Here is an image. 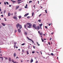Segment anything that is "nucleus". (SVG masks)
I'll return each mask as SVG.
<instances>
[{
	"label": "nucleus",
	"instance_id": "obj_15",
	"mask_svg": "<svg viewBox=\"0 0 63 63\" xmlns=\"http://www.w3.org/2000/svg\"><path fill=\"white\" fill-rule=\"evenodd\" d=\"M8 16H10L11 15V14L10 13H8Z\"/></svg>",
	"mask_w": 63,
	"mask_h": 63
},
{
	"label": "nucleus",
	"instance_id": "obj_19",
	"mask_svg": "<svg viewBox=\"0 0 63 63\" xmlns=\"http://www.w3.org/2000/svg\"><path fill=\"white\" fill-rule=\"evenodd\" d=\"M12 61L14 63H16V62H15V61L14 62V60H13V59H12Z\"/></svg>",
	"mask_w": 63,
	"mask_h": 63
},
{
	"label": "nucleus",
	"instance_id": "obj_14",
	"mask_svg": "<svg viewBox=\"0 0 63 63\" xmlns=\"http://www.w3.org/2000/svg\"><path fill=\"white\" fill-rule=\"evenodd\" d=\"M16 56V53H14V56L15 57Z\"/></svg>",
	"mask_w": 63,
	"mask_h": 63
},
{
	"label": "nucleus",
	"instance_id": "obj_4",
	"mask_svg": "<svg viewBox=\"0 0 63 63\" xmlns=\"http://www.w3.org/2000/svg\"><path fill=\"white\" fill-rule=\"evenodd\" d=\"M33 27H34V28L35 29H37V28H36V25H35V24L33 25Z\"/></svg>",
	"mask_w": 63,
	"mask_h": 63
},
{
	"label": "nucleus",
	"instance_id": "obj_23",
	"mask_svg": "<svg viewBox=\"0 0 63 63\" xmlns=\"http://www.w3.org/2000/svg\"><path fill=\"white\" fill-rule=\"evenodd\" d=\"M38 21L39 22H41V20L40 19V20H38Z\"/></svg>",
	"mask_w": 63,
	"mask_h": 63
},
{
	"label": "nucleus",
	"instance_id": "obj_64",
	"mask_svg": "<svg viewBox=\"0 0 63 63\" xmlns=\"http://www.w3.org/2000/svg\"><path fill=\"white\" fill-rule=\"evenodd\" d=\"M36 63H38V61H37L36 62Z\"/></svg>",
	"mask_w": 63,
	"mask_h": 63
},
{
	"label": "nucleus",
	"instance_id": "obj_33",
	"mask_svg": "<svg viewBox=\"0 0 63 63\" xmlns=\"http://www.w3.org/2000/svg\"><path fill=\"white\" fill-rule=\"evenodd\" d=\"M6 3L7 4H9V3L8 2H7V1H6Z\"/></svg>",
	"mask_w": 63,
	"mask_h": 63
},
{
	"label": "nucleus",
	"instance_id": "obj_58",
	"mask_svg": "<svg viewBox=\"0 0 63 63\" xmlns=\"http://www.w3.org/2000/svg\"><path fill=\"white\" fill-rule=\"evenodd\" d=\"M21 2H18V4L20 3H21Z\"/></svg>",
	"mask_w": 63,
	"mask_h": 63
},
{
	"label": "nucleus",
	"instance_id": "obj_41",
	"mask_svg": "<svg viewBox=\"0 0 63 63\" xmlns=\"http://www.w3.org/2000/svg\"><path fill=\"white\" fill-rule=\"evenodd\" d=\"M24 27L25 28H26V25H24Z\"/></svg>",
	"mask_w": 63,
	"mask_h": 63
},
{
	"label": "nucleus",
	"instance_id": "obj_44",
	"mask_svg": "<svg viewBox=\"0 0 63 63\" xmlns=\"http://www.w3.org/2000/svg\"><path fill=\"white\" fill-rule=\"evenodd\" d=\"M42 15V14H40V15H39V17H40V16H41Z\"/></svg>",
	"mask_w": 63,
	"mask_h": 63
},
{
	"label": "nucleus",
	"instance_id": "obj_61",
	"mask_svg": "<svg viewBox=\"0 0 63 63\" xmlns=\"http://www.w3.org/2000/svg\"><path fill=\"white\" fill-rule=\"evenodd\" d=\"M18 58V57L17 56V57H16V58L17 59V58Z\"/></svg>",
	"mask_w": 63,
	"mask_h": 63
},
{
	"label": "nucleus",
	"instance_id": "obj_25",
	"mask_svg": "<svg viewBox=\"0 0 63 63\" xmlns=\"http://www.w3.org/2000/svg\"><path fill=\"white\" fill-rule=\"evenodd\" d=\"M51 55L53 56L54 54L53 53H51Z\"/></svg>",
	"mask_w": 63,
	"mask_h": 63
},
{
	"label": "nucleus",
	"instance_id": "obj_35",
	"mask_svg": "<svg viewBox=\"0 0 63 63\" xmlns=\"http://www.w3.org/2000/svg\"><path fill=\"white\" fill-rule=\"evenodd\" d=\"M45 28H46V29H47L48 28L47 27V26H45Z\"/></svg>",
	"mask_w": 63,
	"mask_h": 63
},
{
	"label": "nucleus",
	"instance_id": "obj_30",
	"mask_svg": "<svg viewBox=\"0 0 63 63\" xmlns=\"http://www.w3.org/2000/svg\"><path fill=\"white\" fill-rule=\"evenodd\" d=\"M25 34L26 35H27V32H25Z\"/></svg>",
	"mask_w": 63,
	"mask_h": 63
},
{
	"label": "nucleus",
	"instance_id": "obj_10",
	"mask_svg": "<svg viewBox=\"0 0 63 63\" xmlns=\"http://www.w3.org/2000/svg\"><path fill=\"white\" fill-rule=\"evenodd\" d=\"M33 60L32 58V59H31V60L30 61V62L31 63H32V62H33Z\"/></svg>",
	"mask_w": 63,
	"mask_h": 63
},
{
	"label": "nucleus",
	"instance_id": "obj_48",
	"mask_svg": "<svg viewBox=\"0 0 63 63\" xmlns=\"http://www.w3.org/2000/svg\"><path fill=\"white\" fill-rule=\"evenodd\" d=\"M1 16H2V17H3V15H1Z\"/></svg>",
	"mask_w": 63,
	"mask_h": 63
},
{
	"label": "nucleus",
	"instance_id": "obj_11",
	"mask_svg": "<svg viewBox=\"0 0 63 63\" xmlns=\"http://www.w3.org/2000/svg\"><path fill=\"white\" fill-rule=\"evenodd\" d=\"M2 24L3 26H5L6 24H4V23H2Z\"/></svg>",
	"mask_w": 63,
	"mask_h": 63
},
{
	"label": "nucleus",
	"instance_id": "obj_59",
	"mask_svg": "<svg viewBox=\"0 0 63 63\" xmlns=\"http://www.w3.org/2000/svg\"><path fill=\"white\" fill-rule=\"evenodd\" d=\"M38 4H39V1H38Z\"/></svg>",
	"mask_w": 63,
	"mask_h": 63
},
{
	"label": "nucleus",
	"instance_id": "obj_22",
	"mask_svg": "<svg viewBox=\"0 0 63 63\" xmlns=\"http://www.w3.org/2000/svg\"><path fill=\"white\" fill-rule=\"evenodd\" d=\"M17 32V30H15V32L16 33Z\"/></svg>",
	"mask_w": 63,
	"mask_h": 63
},
{
	"label": "nucleus",
	"instance_id": "obj_9",
	"mask_svg": "<svg viewBox=\"0 0 63 63\" xmlns=\"http://www.w3.org/2000/svg\"><path fill=\"white\" fill-rule=\"evenodd\" d=\"M19 6H17L16 7V10H17V9H18V8H19Z\"/></svg>",
	"mask_w": 63,
	"mask_h": 63
},
{
	"label": "nucleus",
	"instance_id": "obj_17",
	"mask_svg": "<svg viewBox=\"0 0 63 63\" xmlns=\"http://www.w3.org/2000/svg\"><path fill=\"white\" fill-rule=\"evenodd\" d=\"M9 60L10 61H11L12 60H11V58H9Z\"/></svg>",
	"mask_w": 63,
	"mask_h": 63
},
{
	"label": "nucleus",
	"instance_id": "obj_43",
	"mask_svg": "<svg viewBox=\"0 0 63 63\" xmlns=\"http://www.w3.org/2000/svg\"><path fill=\"white\" fill-rule=\"evenodd\" d=\"M48 44L49 45H50V42H48Z\"/></svg>",
	"mask_w": 63,
	"mask_h": 63
},
{
	"label": "nucleus",
	"instance_id": "obj_46",
	"mask_svg": "<svg viewBox=\"0 0 63 63\" xmlns=\"http://www.w3.org/2000/svg\"><path fill=\"white\" fill-rule=\"evenodd\" d=\"M14 48H16V45H15L14 46Z\"/></svg>",
	"mask_w": 63,
	"mask_h": 63
},
{
	"label": "nucleus",
	"instance_id": "obj_6",
	"mask_svg": "<svg viewBox=\"0 0 63 63\" xmlns=\"http://www.w3.org/2000/svg\"><path fill=\"white\" fill-rule=\"evenodd\" d=\"M27 6H28V4H26V6H24V8H26V9H27V8H28Z\"/></svg>",
	"mask_w": 63,
	"mask_h": 63
},
{
	"label": "nucleus",
	"instance_id": "obj_57",
	"mask_svg": "<svg viewBox=\"0 0 63 63\" xmlns=\"http://www.w3.org/2000/svg\"><path fill=\"white\" fill-rule=\"evenodd\" d=\"M18 48V47H17V46H16V48L17 49V48Z\"/></svg>",
	"mask_w": 63,
	"mask_h": 63
},
{
	"label": "nucleus",
	"instance_id": "obj_42",
	"mask_svg": "<svg viewBox=\"0 0 63 63\" xmlns=\"http://www.w3.org/2000/svg\"><path fill=\"white\" fill-rule=\"evenodd\" d=\"M22 52H23V53H24V50H22Z\"/></svg>",
	"mask_w": 63,
	"mask_h": 63
},
{
	"label": "nucleus",
	"instance_id": "obj_38",
	"mask_svg": "<svg viewBox=\"0 0 63 63\" xmlns=\"http://www.w3.org/2000/svg\"><path fill=\"white\" fill-rule=\"evenodd\" d=\"M45 12H46V13H47V10H45Z\"/></svg>",
	"mask_w": 63,
	"mask_h": 63
},
{
	"label": "nucleus",
	"instance_id": "obj_7",
	"mask_svg": "<svg viewBox=\"0 0 63 63\" xmlns=\"http://www.w3.org/2000/svg\"><path fill=\"white\" fill-rule=\"evenodd\" d=\"M42 25H43V24H42V23L40 25H39V26L41 27V29H42Z\"/></svg>",
	"mask_w": 63,
	"mask_h": 63
},
{
	"label": "nucleus",
	"instance_id": "obj_34",
	"mask_svg": "<svg viewBox=\"0 0 63 63\" xmlns=\"http://www.w3.org/2000/svg\"><path fill=\"white\" fill-rule=\"evenodd\" d=\"M25 45V43H23V44H22L21 45Z\"/></svg>",
	"mask_w": 63,
	"mask_h": 63
},
{
	"label": "nucleus",
	"instance_id": "obj_63",
	"mask_svg": "<svg viewBox=\"0 0 63 63\" xmlns=\"http://www.w3.org/2000/svg\"><path fill=\"white\" fill-rule=\"evenodd\" d=\"M18 50H19V51H20V49H18Z\"/></svg>",
	"mask_w": 63,
	"mask_h": 63
},
{
	"label": "nucleus",
	"instance_id": "obj_3",
	"mask_svg": "<svg viewBox=\"0 0 63 63\" xmlns=\"http://www.w3.org/2000/svg\"><path fill=\"white\" fill-rule=\"evenodd\" d=\"M27 39H28V40L31 41L33 43H34L33 41L32 40V39H30V38H29V37H27Z\"/></svg>",
	"mask_w": 63,
	"mask_h": 63
},
{
	"label": "nucleus",
	"instance_id": "obj_29",
	"mask_svg": "<svg viewBox=\"0 0 63 63\" xmlns=\"http://www.w3.org/2000/svg\"><path fill=\"white\" fill-rule=\"evenodd\" d=\"M30 16H27V18H30Z\"/></svg>",
	"mask_w": 63,
	"mask_h": 63
},
{
	"label": "nucleus",
	"instance_id": "obj_37",
	"mask_svg": "<svg viewBox=\"0 0 63 63\" xmlns=\"http://www.w3.org/2000/svg\"><path fill=\"white\" fill-rule=\"evenodd\" d=\"M41 39H42V42H44V40H43V39H42V38H41Z\"/></svg>",
	"mask_w": 63,
	"mask_h": 63
},
{
	"label": "nucleus",
	"instance_id": "obj_56",
	"mask_svg": "<svg viewBox=\"0 0 63 63\" xmlns=\"http://www.w3.org/2000/svg\"><path fill=\"white\" fill-rule=\"evenodd\" d=\"M54 33V32H53V33H51V34H52V35H53V33Z\"/></svg>",
	"mask_w": 63,
	"mask_h": 63
},
{
	"label": "nucleus",
	"instance_id": "obj_1",
	"mask_svg": "<svg viewBox=\"0 0 63 63\" xmlns=\"http://www.w3.org/2000/svg\"><path fill=\"white\" fill-rule=\"evenodd\" d=\"M16 26L17 29H18V27H19L20 29H21L22 28V26L21 25H20L19 24H17V25H16Z\"/></svg>",
	"mask_w": 63,
	"mask_h": 63
},
{
	"label": "nucleus",
	"instance_id": "obj_60",
	"mask_svg": "<svg viewBox=\"0 0 63 63\" xmlns=\"http://www.w3.org/2000/svg\"><path fill=\"white\" fill-rule=\"evenodd\" d=\"M13 15V13L11 14V15Z\"/></svg>",
	"mask_w": 63,
	"mask_h": 63
},
{
	"label": "nucleus",
	"instance_id": "obj_26",
	"mask_svg": "<svg viewBox=\"0 0 63 63\" xmlns=\"http://www.w3.org/2000/svg\"><path fill=\"white\" fill-rule=\"evenodd\" d=\"M36 43H37V45H38V46H40V44H38V42H36Z\"/></svg>",
	"mask_w": 63,
	"mask_h": 63
},
{
	"label": "nucleus",
	"instance_id": "obj_27",
	"mask_svg": "<svg viewBox=\"0 0 63 63\" xmlns=\"http://www.w3.org/2000/svg\"><path fill=\"white\" fill-rule=\"evenodd\" d=\"M27 54H29V53H28V51H27Z\"/></svg>",
	"mask_w": 63,
	"mask_h": 63
},
{
	"label": "nucleus",
	"instance_id": "obj_8",
	"mask_svg": "<svg viewBox=\"0 0 63 63\" xmlns=\"http://www.w3.org/2000/svg\"><path fill=\"white\" fill-rule=\"evenodd\" d=\"M18 31L19 33H21V30H20V29H18Z\"/></svg>",
	"mask_w": 63,
	"mask_h": 63
},
{
	"label": "nucleus",
	"instance_id": "obj_16",
	"mask_svg": "<svg viewBox=\"0 0 63 63\" xmlns=\"http://www.w3.org/2000/svg\"><path fill=\"white\" fill-rule=\"evenodd\" d=\"M40 35H43V33L41 32L40 33Z\"/></svg>",
	"mask_w": 63,
	"mask_h": 63
},
{
	"label": "nucleus",
	"instance_id": "obj_51",
	"mask_svg": "<svg viewBox=\"0 0 63 63\" xmlns=\"http://www.w3.org/2000/svg\"><path fill=\"white\" fill-rule=\"evenodd\" d=\"M38 33H39V34L40 33V31H38Z\"/></svg>",
	"mask_w": 63,
	"mask_h": 63
},
{
	"label": "nucleus",
	"instance_id": "obj_53",
	"mask_svg": "<svg viewBox=\"0 0 63 63\" xmlns=\"http://www.w3.org/2000/svg\"><path fill=\"white\" fill-rule=\"evenodd\" d=\"M5 59H7V60L8 59L6 57H5Z\"/></svg>",
	"mask_w": 63,
	"mask_h": 63
},
{
	"label": "nucleus",
	"instance_id": "obj_49",
	"mask_svg": "<svg viewBox=\"0 0 63 63\" xmlns=\"http://www.w3.org/2000/svg\"><path fill=\"white\" fill-rule=\"evenodd\" d=\"M1 8H0V12H1Z\"/></svg>",
	"mask_w": 63,
	"mask_h": 63
},
{
	"label": "nucleus",
	"instance_id": "obj_36",
	"mask_svg": "<svg viewBox=\"0 0 63 63\" xmlns=\"http://www.w3.org/2000/svg\"><path fill=\"white\" fill-rule=\"evenodd\" d=\"M31 2H32V1H29V3H31Z\"/></svg>",
	"mask_w": 63,
	"mask_h": 63
},
{
	"label": "nucleus",
	"instance_id": "obj_47",
	"mask_svg": "<svg viewBox=\"0 0 63 63\" xmlns=\"http://www.w3.org/2000/svg\"><path fill=\"white\" fill-rule=\"evenodd\" d=\"M4 4H6V2H4Z\"/></svg>",
	"mask_w": 63,
	"mask_h": 63
},
{
	"label": "nucleus",
	"instance_id": "obj_24",
	"mask_svg": "<svg viewBox=\"0 0 63 63\" xmlns=\"http://www.w3.org/2000/svg\"><path fill=\"white\" fill-rule=\"evenodd\" d=\"M52 24H48V25L49 26H50V25H52Z\"/></svg>",
	"mask_w": 63,
	"mask_h": 63
},
{
	"label": "nucleus",
	"instance_id": "obj_21",
	"mask_svg": "<svg viewBox=\"0 0 63 63\" xmlns=\"http://www.w3.org/2000/svg\"><path fill=\"white\" fill-rule=\"evenodd\" d=\"M13 18L15 19H16L17 17L16 16H15V17H13Z\"/></svg>",
	"mask_w": 63,
	"mask_h": 63
},
{
	"label": "nucleus",
	"instance_id": "obj_50",
	"mask_svg": "<svg viewBox=\"0 0 63 63\" xmlns=\"http://www.w3.org/2000/svg\"><path fill=\"white\" fill-rule=\"evenodd\" d=\"M1 27H2V26H1V25H0V29L1 28Z\"/></svg>",
	"mask_w": 63,
	"mask_h": 63
},
{
	"label": "nucleus",
	"instance_id": "obj_52",
	"mask_svg": "<svg viewBox=\"0 0 63 63\" xmlns=\"http://www.w3.org/2000/svg\"><path fill=\"white\" fill-rule=\"evenodd\" d=\"M33 48H34V49H35V46H33Z\"/></svg>",
	"mask_w": 63,
	"mask_h": 63
},
{
	"label": "nucleus",
	"instance_id": "obj_20",
	"mask_svg": "<svg viewBox=\"0 0 63 63\" xmlns=\"http://www.w3.org/2000/svg\"><path fill=\"white\" fill-rule=\"evenodd\" d=\"M22 1V0H17V1L18 2H20V1Z\"/></svg>",
	"mask_w": 63,
	"mask_h": 63
},
{
	"label": "nucleus",
	"instance_id": "obj_39",
	"mask_svg": "<svg viewBox=\"0 0 63 63\" xmlns=\"http://www.w3.org/2000/svg\"><path fill=\"white\" fill-rule=\"evenodd\" d=\"M6 10H4V13H6Z\"/></svg>",
	"mask_w": 63,
	"mask_h": 63
},
{
	"label": "nucleus",
	"instance_id": "obj_18",
	"mask_svg": "<svg viewBox=\"0 0 63 63\" xmlns=\"http://www.w3.org/2000/svg\"><path fill=\"white\" fill-rule=\"evenodd\" d=\"M34 13L33 12L32 14V16H33V15H34Z\"/></svg>",
	"mask_w": 63,
	"mask_h": 63
},
{
	"label": "nucleus",
	"instance_id": "obj_32",
	"mask_svg": "<svg viewBox=\"0 0 63 63\" xmlns=\"http://www.w3.org/2000/svg\"><path fill=\"white\" fill-rule=\"evenodd\" d=\"M39 27H38V28H37V29L38 30H39Z\"/></svg>",
	"mask_w": 63,
	"mask_h": 63
},
{
	"label": "nucleus",
	"instance_id": "obj_45",
	"mask_svg": "<svg viewBox=\"0 0 63 63\" xmlns=\"http://www.w3.org/2000/svg\"><path fill=\"white\" fill-rule=\"evenodd\" d=\"M4 19H5V21H7V20H6V18H4Z\"/></svg>",
	"mask_w": 63,
	"mask_h": 63
},
{
	"label": "nucleus",
	"instance_id": "obj_2",
	"mask_svg": "<svg viewBox=\"0 0 63 63\" xmlns=\"http://www.w3.org/2000/svg\"><path fill=\"white\" fill-rule=\"evenodd\" d=\"M29 25V26H28V28H31V27L32 26V24L29 23H28L27 24H26V25Z\"/></svg>",
	"mask_w": 63,
	"mask_h": 63
},
{
	"label": "nucleus",
	"instance_id": "obj_13",
	"mask_svg": "<svg viewBox=\"0 0 63 63\" xmlns=\"http://www.w3.org/2000/svg\"><path fill=\"white\" fill-rule=\"evenodd\" d=\"M11 1L14 2H13V3H15L14 2H16V1L12 0H11Z\"/></svg>",
	"mask_w": 63,
	"mask_h": 63
},
{
	"label": "nucleus",
	"instance_id": "obj_31",
	"mask_svg": "<svg viewBox=\"0 0 63 63\" xmlns=\"http://www.w3.org/2000/svg\"><path fill=\"white\" fill-rule=\"evenodd\" d=\"M35 52L34 51H32V53H34Z\"/></svg>",
	"mask_w": 63,
	"mask_h": 63
},
{
	"label": "nucleus",
	"instance_id": "obj_40",
	"mask_svg": "<svg viewBox=\"0 0 63 63\" xmlns=\"http://www.w3.org/2000/svg\"><path fill=\"white\" fill-rule=\"evenodd\" d=\"M16 14H17L16 12H15V13H14V14L16 15Z\"/></svg>",
	"mask_w": 63,
	"mask_h": 63
},
{
	"label": "nucleus",
	"instance_id": "obj_12",
	"mask_svg": "<svg viewBox=\"0 0 63 63\" xmlns=\"http://www.w3.org/2000/svg\"><path fill=\"white\" fill-rule=\"evenodd\" d=\"M0 58H1L2 61L3 60V57H0Z\"/></svg>",
	"mask_w": 63,
	"mask_h": 63
},
{
	"label": "nucleus",
	"instance_id": "obj_55",
	"mask_svg": "<svg viewBox=\"0 0 63 63\" xmlns=\"http://www.w3.org/2000/svg\"><path fill=\"white\" fill-rule=\"evenodd\" d=\"M9 6L10 7H11V5H9Z\"/></svg>",
	"mask_w": 63,
	"mask_h": 63
},
{
	"label": "nucleus",
	"instance_id": "obj_54",
	"mask_svg": "<svg viewBox=\"0 0 63 63\" xmlns=\"http://www.w3.org/2000/svg\"><path fill=\"white\" fill-rule=\"evenodd\" d=\"M0 14H3L2 12H1L0 13Z\"/></svg>",
	"mask_w": 63,
	"mask_h": 63
},
{
	"label": "nucleus",
	"instance_id": "obj_62",
	"mask_svg": "<svg viewBox=\"0 0 63 63\" xmlns=\"http://www.w3.org/2000/svg\"><path fill=\"white\" fill-rule=\"evenodd\" d=\"M15 63H18V62L16 63V61H15Z\"/></svg>",
	"mask_w": 63,
	"mask_h": 63
},
{
	"label": "nucleus",
	"instance_id": "obj_5",
	"mask_svg": "<svg viewBox=\"0 0 63 63\" xmlns=\"http://www.w3.org/2000/svg\"><path fill=\"white\" fill-rule=\"evenodd\" d=\"M29 15V13H27L26 14H25L24 16H27Z\"/></svg>",
	"mask_w": 63,
	"mask_h": 63
},
{
	"label": "nucleus",
	"instance_id": "obj_28",
	"mask_svg": "<svg viewBox=\"0 0 63 63\" xmlns=\"http://www.w3.org/2000/svg\"><path fill=\"white\" fill-rule=\"evenodd\" d=\"M18 17H19V18H21V16H18Z\"/></svg>",
	"mask_w": 63,
	"mask_h": 63
}]
</instances>
